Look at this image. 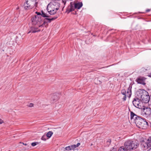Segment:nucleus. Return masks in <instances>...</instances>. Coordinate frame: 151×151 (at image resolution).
Returning <instances> with one entry per match:
<instances>
[{"label": "nucleus", "instance_id": "c9c22d12", "mask_svg": "<svg viewBox=\"0 0 151 151\" xmlns=\"http://www.w3.org/2000/svg\"><path fill=\"white\" fill-rule=\"evenodd\" d=\"M72 14H75V15L77 14V11H75L74 12H73L72 13Z\"/></svg>", "mask_w": 151, "mask_h": 151}, {"label": "nucleus", "instance_id": "f257e3e1", "mask_svg": "<svg viewBox=\"0 0 151 151\" xmlns=\"http://www.w3.org/2000/svg\"><path fill=\"white\" fill-rule=\"evenodd\" d=\"M136 96L140 98L145 103L149 102L150 96L148 93L144 89H139L136 92Z\"/></svg>", "mask_w": 151, "mask_h": 151}, {"label": "nucleus", "instance_id": "39448f33", "mask_svg": "<svg viewBox=\"0 0 151 151\" xmlns=\"http://www.w3.org/2000/svg\"><path fill=\"white\" fill-rule=\"evenodd\" d=\"M58 18V17L55 16L51 18H48L47 17L44 19H43L42 17V23L41 25H39V27H43L45 26V27L47 28L48 26V23H50L52 21Z\"/></svg>", "mask_w": 151, "mask_h": 151}, {"label": "nucleus", "instance_id": "473e14b6", "mask_svg": "<svg viewBox=\"0 0 151 151\" xmlns=\"http://www.w3.org/2000/svg\"><path fill=\"white\" fill-rule=\"evenodd\" d=\"M4 121L1 119L0 118V124L4 123Z\"/></svg>", "mask_w": 151, "mask_h": 151}, {"label": "nucleus", "instance_id": "4468645a", "mask_svg": "<svg viewBox=\"0 0 151 151\" xmlns=\"http://www.w3.org/2000/svg\"><path fill=\"white\" fill-rule=\"evenodd\" d=\"M52 4L53 6V9H55L57 10H58L60 6V4L59 3L55 1H53L52 3Z\"/></svg>", "mask_w": 151, "mask_h": 151}, {"label": "nucleus", "instance_id": "a18cd8bd", "mask_svg": "<svg viewBox=\"0 0 151 151\" xmlns=\"http://www.w3.org/2000/svg\"><path fill=\"white\" fill-rule=\"evenodd\" d=\"M109 66H107V67H103V68H105V67H109Z\"/></svg>", "mask_w": 151, "mask_h": 151}, {"label": "nucleus", "instance_id": "c03bdc74", "mask_svg": "<svg viewBox=\"0 0 151 151\" xmlns=\"http://www.w3.org/2000/svg\"><path fill=\"white\" fill-rule=\"evenodd\" d=\"M23 144L24 145H26V146L27 145V144L26 143H23Z\"/></svg>", "mask_w": 151, "mask_h": 151}, {"label": "nucleus", "instance_id": "ea45409f", "mask_svg": "<svg viewBox=\"0 0 151 151\" xmlns=\"http://www.w3.org/2000/svg\"><path fill=\"white\" fill-rule=\"evenodd\" d=\"M125 148L126 149H125L124 150V151H128V150H127V148L126 147Z\"/></svg>", "mask_w": 151, "mask_h": 151}, {"label": "nucleus", "instance_id": "ddd939ff", "mask_svg": "<svg viewBox=\"0 0 151 151\" xmlns=\"http://www.w3.org/2000/svg\"><path fill=\"white\" fill-rule=\"evenodd\" d=\"M132 83H130L127 89V93L128 94V97L129 98L131 97L132 95Z\"/></svg>", "mask_w": 151, "mask_h": 151}, {"label": "nucleus", "instance_id": "a19ab883", "mask_svg": "<svg viewBox=\"0 0 151 151\" xmlns=\"http://www.w3.org/2000/svg\"><path fill=\"white\" fill-rule=\"evenodd\" d=\"M149 127L151 128V122L149 123Z\"/></svg>", "mask_w": 151, "mask_h": 151}, {"label": "nucleus", "instance_id": "423d86ee", "mask_svg": "<svg viewBox=\"0 0 151 151\" xmlns=\"http://www.w3.org/2000/svg\"><path fill=\"white\" fill-rule=\"evenodd\" d=\"M134 98L132 101V103L134 106L136 107L139 109H142V101L139 97Z\"/></svg>", "mask_w": 151, "mask_h": 151}, {"label": "nucleus", "instance_id": "2f4dec72", "mask_svg": "<svg viewBox=\"0 0 151 151\" xmlns=\"http://www.w3.org/2000/svg\"><path fill=\"white\" fill-rule=\"evenodd\" d=\"M122 99L123 101H125L126 100V95H124V97H123V98H122Z\"/></svg>", "mask_w": 151, "mask_h": 151}, {"label": "nucleus", "instance_id": "f03ea898", "mask_svg": "<svg viewBox=\"0 0 151 151\" xmlns=\"http://www.w3.org/2000/svg\"><path fill=\"white\" fill-rule=\"evenodd\" d=\"M139 144V142L137 140L128 139L125 142L124 146L129 151H132L137 148Z\"/></svg>", "mask_w": 151, "mask_h": 151}, {"label": "nucleus", "instance_id": "dca6fc26", "mask_svg": "<svg viewBox=\"0 0 151 151\" xmlns=\"http://www.w3.org/2000/svg\"><path fill=\"white\" fill-rule=\"evenodd\" d=\"M130 119L131 120H132V119H136V118L137 117V116H137L136 114L134 113L132 111H130Z\"/></svg>", "mask_w": 151, "mask_h": 151}, {"label": "nucleus", "instance_id": "a878e982", "mask_svg": "<svg viewBox=\"0 0 151 151\" xmlns=\"http://www.w3.org/2000/svg\"><path fill=\"white\" fill-rule=\"evenodd\" d=\"M67 1V0H62V3L63 4L64 6L63 7V8H64V6H65V5L66 4Z\"/></svg>", "mask_w": 151, "mask_h": 151}, {"label": "nucleus", "instance_id": "a211bd4d", "mask_svg": "<svg viewBox=\"0 0 151 151\" xmlns=\"http://www.w3.org/2000/svg\"><path fill=\"white\" fill-rule=\"evenodd\" d=\"M146 119L144 118H143V119L142 120V125H140V126H139V128H142V129H144L145 128V124L146 123Z\"/></svg>", "mask_w": 151, "mask_h": 151}, {"label": "nucleus", "instance_id": "7c9ffc66", "mask_svg": "<svg viewBox=\"0 0 151 151\" xmlns=\"http://www.w3.org/2000/svg\"><path fill=\"white\" fill-rule=\"evenodd\" d=\"M47 11L49 13V14H50V12H49V11H50V10H52V9H49V8L48 5L47 6Z\"/></svg>", "mask_w": 151, "mask_h": 151}, {"label": "nucleus", "instance_id": "0eeeda50", "mask_svg": "<svg viewBox=\"0 0 151 151\" xmlns=\"http://www.w3.org/2000/svg\"><path fill=\"white\" fill-rule=\"evenodd\" d=\"M146 79V78L144 77L139 76L137 78L135 81L137 82L138 83L145 86L146 84V83H145V81Z\"/></svg>", "mask_w": 151, "mask_h": 151}, {"label": "nucleus", "instance_id": "4c0bfd02", "mask_svg": "<svg viewBox=\"0 0 151 151\" xmlns=\"http://www.w3.org/2000/svg\"><path fill=\"white\" fill-rule=\"evenodd\" d=\"M37 2H36L35 3V6H36V7H37Z\"/></svg>", "mask_w": 151, "mask_h": 151}, {"label": "nucleus", "instance_id": "9b49d317", "mask_svg": "<svg viewBox=\"0 0 151 151\" xmlns=\"http://www.w3.org/2000/svg\"><path fill=\"white\" fill-rule=\"evenodd\" d=\"M41 30L38 28V27H37L35 26H32L29 29V30L28 32V34L30 33H35L37 32H38L40 31Z\"/></svg>", "mask_w": 151, "mask_h": 151}, {"label": "nucleus", "instance_id": "f3484780", "mask_svg": "<svg viewBox=\"0 0 151 151\" xmlns=\"http://www.w3.org/2000/svg\"><path fill=\"white\" fill-rule=\"evenodd\" d=\"M41 16L44 18H49L51 17L50 15L47 14L45 13V12L42 10L41 11Z\"/></svg>", "mask_w": 151, "mask_h": 151}, {"label": "nucleus", "instance_id": "bb28decb", "mask_svg": "<svg viewBox=\"0 0 151 151\" xmlns=\"http://www.w3.org/2000/svg\"><path fill=\"white\" fill-rule=\"evenodd\" d=\"M65 149L66 150H68V151L69 150H71V149L70 148V146H69L68 147H66L65 148Z\"/></svg>", "mask_w": 151, "mask_h": 151}, {"label": "nucleus", "instance_id": "cd10ccee", "mask_svg": "<svg viewBox=\"0 0 151 151\" xmlns=\"http://www.w3.org/2000/svg\"><path fill=\"white\" fill-rule=\"evenodd\" d=\"M35 13L36 14H37V16H41V12L40 13V12H35Z\"/></svg>", "mask_w": 151, "mask_h": 151}, {"label": "nucleus", "instance_id": "f704fd0d", "mask_svg": "<svg viewBox=\"0 0 151 151\" xmlns=\"http://www.w3.org/2000/svg\"><path fill=\"white\" fill-rule=\"evenodd\" d=\"M121 148H122V149L124 151V150L125 149H126V148H125V146H124H124H123L122 147H121Z\"/></svg>", "mask_w": 151, "mask_h": 151}, {"label": "nucleus", "instance_id": "5701e85b", "mask_svg": "<svg viewBox=\"0 0 151 151\" xmlns=\"http://www.w3.org/2000/svg\"><path fill=\"white\" fill-rule=\"evenodd\" d=\"M47 137L45 135H44L41 138V139L45 141L47 139H48L47 138Z\"/></svg>", "mask_w": 151, "mask_h": 151}, {"label": "nucleus", "instance_id": "58836bf2", "mask_svg": "<svg viewBox=\"0 0 151 151\" xmlns=\"http://www.w3.org/2000/svg\"><path fill=\"white\" fill-rule=\"evenodd\" d=\"M148 76L151 78V72L149 74Z\"/></svg>", "mask_w": 151, "mask_h": 151}, {"label": "nucleus", "instance_id": "f8f14e48", "mask_svg": "<svg viewBox=\"0 0 151 151\" xmlns=\"http://www.w3.org/2000/svg\"><path fill=\"white\" fill-rule=\"evenodd\" d=\"M141 145L145 149H148L151 147V145H149V142L147 141V142H145L143 140L141 142Z\"/></svg>", "mask_w": 151, "mask_h": 151}, {"label": "nucleus", "instance_id": "6e6552de", "mask_svg": "<svg viewBox=\"0 0 151 151\" xmlns=\"http://www.w3.org/2000/svg\"><path fill=\"white\" fill-rule=\"evenodd\" d=\"M33 1L32 0H26L23 6L25 10H27L32 9L33 6H31V3Z\"/></svg>", "mask_w": 151, "mask_h": 151}, {"label": "nucleus", "instance_id": "c756f323", "mask_svg": "<svg viewBox=\"0 0 151 151\" xmlns=\"http://www.w3.org/2000/svg\"><path fill=\"white\" fill-rule=\"evenodd\" d=\"M111 142V140L110 139H108L107 140V142L108 143L109 145L110 144Z\"/></svg>", "mask_w": 151, "mask_h": 151}, {"label": "nucleus", "instance_id": "20e7f679", "mask_svg": "<svg viewBox=\"0 0 151 151\" xmlns=\"http://www.w3.org/2000/svg\"><path fill=\"white\" fill-rule=\"evenodd\" d=\"M31 20L32 25H37L38 26V27H39V25H41L42 23V17L40 16L35 15L32 17Z\"/></svg>", "mask_w": 151, "mask_h": 151}, {"label": "nucleus", "instance_id": "72a5a7b5", "mask_svg": "<svg viewBox=\"0 0 151 151\" xmlns=\"http://www.w3.org/2000/svg\"><path fill=\"white\" fill-rule=\"evenodd\" d=\"M80 145V143H78L76 145V147H78Z\"/></svg>", "mask_w": 151, "mask_h": 151}, {"label": "nucleus", "instance_id": "2eb2a0df", "mask_svg": "<svg viewBox=\"0 0 151 151\" xmlns=\"http://www.w3.org/2000/svg\"><path fill=\"white\" fill-rule=\"evenodd\" d=\"M59 94L58 93H54L52 97L53 101L55 102L57 101L59 99Z\"/></svg>", "mask_w": 151, "mask_h": 151}, {"label": "nucleus", "instance_id": "7ed1b4c3", "mask_svg": "<svg viewBox=\"0 0 151 151\" xmlns=\"http://www.w3.org/2000/svg\"><path fill=\"white\" fill-rule=\"evenodd\" d=\"M83 5V4L82 2H71L67 7L65 12L68 14L70 12L74 11L75 9H79Z\"/></svg>", "mask_w": 151, "mask_h": 151}, {"label": "nucleus", "instance_id": "c85d7f7f", "mask_svg": "<svg viewBox=\"0 0 151 151\" xmlns=\"http://www.w3.org/2000/svg\"><path fill=\"white\" fill-rule=\"evenodd\" d=\"M28 106L30 107H32L33 106L34 104L33 103H30Z\"/></svg>", "mask_w": 151, "mask_h": 151}, {"label": "nucleus", "instance_id": "9d476101", "mask_svg": "<svg viewBox=\"0 0 151 151\" xmlns=\"http://www.w3.org/2000/svg\"><path fill=\"white\" fill-rule=\"evenodd\" d=\"M136 119H134V122L136 124L137 126L139 127L140 125H142V120L143 118H142L139 116H137Z\"/></svg>", "mask_w": 151, "mask_h": 151}, {"label": "nucleus", "instance_id": "4be33fe9", "mask_svg": "<svg viewBox=\"0 0 151 151\" xmlns=\"http://www.w3.org/2000/svg\"><path fill=\"white\" fill-rule=\"evenodd\" d=\"M146 123L145 124V128H147V127H149V123H150V122H148L147 121H146Z\"/></svg>", "mask_w": 151, "mask_h": 151}, {"label": "nucleus", "instance_id": "aec40b11", "mask_svg": "<svg viewBox=\"0 0 151 151\" xmlns=\"http://www.w3.org/2000/svg\"><path fill=\"white\" fill-rule=\"evenodd\" d=\"M53 134V133L52 132L49 131L47 133L46 135L48 139L51 137Z\"/></svg>", "mask_w": 151, "mask_h": 151}, {"label": "nucleus", "instance_id": "393cba45", "mask_svg": "<svg viewBox=\"0 0 151 151\" xmlns=\"http://www.w3.org/2000/svg\"><path fill=\"white\" fill-rule=\"evenodd\" d=\"M76 145H73L70 146L71 150H73L76 148Z\"/></svg>", "mask_w": 151, "mask_h": 151}, {"label": "nucleus", "instance_id": "37998d69", "mask_svg": "<svg viewBox=\"0 0 151 151\" xmlns=\"http://www.w3.org/2000/svg\"><path fill=\"white\" fill-rule=\"evenodd\" d=\"M19 9V6H18L16 8V9L17 10H18Z\"/></svg>", "mask_w": 151, "mask_h": 151}, {"label": "nucleus", "instance_id": "1a4fd4ad", "mask_svg": "<svg viewBox=\"0 0 151 151\" xmlns=\"http://www.w3.org/2000/svg\"><path fill=\"white\" fill-rule=\"evenodd\" d=\"M142 109L143 110V112L147 116H151V109L149 107H146L143 106Z\"/></svg>", "mask_w": 151, "mask_h": 151}, {"label": "nucleus", "instance_id": "6ab92c4d", "mask_svg": "<svg viewBox=\"0 0 151 151\" xmlns=\"http://www.w3.org/2000/svg\"><path fill=\"white\" fill-rule=\"evenodd\" d=\"M58 10H57L55 9H52V10H50V15H54L57 12Z\"/></svg>", "mask_w": 151, "mask_h": 151}, {"label": "nucleus", "instance_id": "e433bc0d", "mask_svg": "<svg viewBox=\"0 0 151 151\" xmlns=\"http://www.w3.org/2000/svg\"><path fill=\"white\" fill-rule=\"evenodd\" d=\"M150 11V9H148L146 10V12H148Z\"/></svg>", "mask_w": 151, "mask_h": 151}, {"label": "nucleus", "instance_id": "b1692460", "mask_svg": "<svg viewBox=\"0 0 151 151\" xmlns=\"http://www.w3.org/2000/svg\"><path fill=\"white\" fill-rule=\"evenodd\" d=\"M39 144L37 142H33L31 143V145L33 147L36 146Z\"/></svg>", "mask_w": 151, "mask_h": 151}, {"label": "nucleus", "instance_id": "412c9836", "mask_svg": "<svg viewBox=\"0 0 151 151\" xmlns=\"http://www.w3.org/2000/svg\"><path fill=\"white\" fill-rule=\"evenodd\" d=\"M126 91L125 90V89H123L121 91V93L124 95H126Z\"/></svg>", "mask_w": 151, "mask_h": 151}, {"label": "nucleus", "instance_id": "79ce46f5", "mask_svg": "<svg viewBox=\"0 0 151 151\" xmlns=\"http://www.w3.org/2000/svg\"><path fill=\"white\" fill-rule=\"evenodd\" d=\"M147 151H151V148H150Z\"/></svg>", "mask_w": 151, "mask_h": 151}]
</instances>
